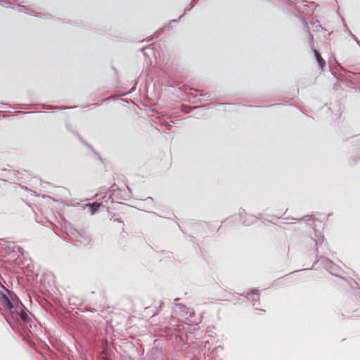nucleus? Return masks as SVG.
Instances as JSON below:
<instances>
[{"label": "nucleus", "instance_id": "20e7f679", "mask_svg": "<svg viewBox=\"0 0 360 360\" xmlns=\"http://www.w3.org/2000/svg\"><path fill=\"white\" fill-rule=\"evenodd\" d=\"M2 298H3V300L5 302L6 306L8 308H10V309L13 308V304H12L11 300L6 295H3Z\"/></svg>", "mask_w": 360, "mask_h": 360}, {"label": "nucleus", "instance_id": "7ed1b4c3", "mask_svg": "<svg viewBox=\"0 0 360 360\" xmlns=\"http://www.w3.org/2000/svg\"><path fill=\"white\" fill-rule=\"evenodd\" d=\"M19 316L20 319L25 323L29 322V321L30 320L28 314L25 311L22 310L20 312Z\"/></svg>", "mask_w": 360, "mask_h": 360}, {"label": "nucleus", "instance_id": "f257e3e1", "mask_svg": "<svg viewBox=\"0 0 360 360\" xmlns=\"http://www.w3.org/2000/svg\"><path fill=\"white\" fill-rule=\"evenodd\" d=\"M314 56L318 62L319 68L322 70L326 65L325 60L321 57V54L316 49H314Z\"/></svg>", "mask_w": 360, "mask_h": 360}, {"label": "nucleus", "instance_id": "f03ea898", "mask_svg": "<svg viewBox=\"0 0 360 360\" xmlns=\"http://www.w3.org/2000/svg\"><path fill=\"white\" fill-rule=\"evenodd\" d=\"M86 206L89 207L91 214H94L99 209L101 204L94 202L92 204H88L86 205Z\"/></svg>", "mask_w": 360, "mask_h": 360}]
</instances>
